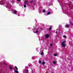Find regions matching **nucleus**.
Returning <instances> with one entry per match:
<instances>
[{
	"label": "nucleus",
	"instance_id": "obj_1",
	"mask_svg": "<svg viewBox=\"0 0 73 73\" xmlns=\"http://www.w3.org/2000/svg\"><path fill=\"white\" fill-rule=\"evenodd\" d=\"M66 42V40L64 41H63V42H62V44H62V47H65V44H64V43H65V42Z\"/></svg>",
	"mask_w": 73,
	"mask_h": 73
},
{
	"label": "nucleus",
	"instance_id": "obj_2",
	"mask_svg": "<svg viewBox=\"0 0 73 73\" xmlns=\"http://www.w3.org/2000/svg\"><path fill=\"white\" fill-rule=\"evenodd\" d=\"M45 36L46 38H48L49 37V35L47 34Z\"/></svg>",
	"mask_w": 73,
	"mask_h": 73
},
{
	"label": "nucleus",
	"instance_id": "obj_3",
	"mask_svg": "<svg viewBox=\"0 0 73 73\" xmlns=\"http://www.w3.org/2000/svg\"><path fill=\"white\" fill-rule=\"evenodd\" d=\"M56 61H53V64H56Z\"/></svg>",
	"mask_w": 73,
	"mask_h": 73
},
{
	"label": "nucleus",
	"instance_id": "obj_4",
	"mask_svg": "<svg viewBox=\"0 0 73 73\" xmlns=\"http://www.w3.org/2000/svg\"><path fill=\"white\" fill-rule=\"evenodd\" d=\"M15 73H19V71H18L17 70H15Z\"/></svg>",
	"mask_w": 73,
	"mask_h": 73
},
{
	"label": "nucleus",
	"instance_id": "obj_5",
	"mask_svg": "<svg viewBox=\"0 0 73 73\" xmlns=\"http://www.w3.org/2000/svg\"><path fill=\"white\" fill-rule=\"evenodd\" d=\"M69 27V25H66V28H68Z\"/></svg>",
	"mask_w": 73,
	"mask_h": 73
},
{
	"label": "nucleus",
	"instance_id": "obj_6",
	"mask_svg": "<svg viewBox=\"0 0 73 73\" xmlns=\"http://www.w3.org/2000/svg\"><path fill=\"white\" fill-rule=\"evenodd\" d=\"M40 54L41 55H43V54H44V52H41Z\"/></svg>",
	"mask_w": 73,
	"mask_h": 73
},
{
	"label": "nucleus",
	"instance_id": "obj_7",
	"mask_svg": "<svg viewBox=\"0 0 73 73\" xmlns=\"http://www.w3.org/2000/svg\"><path fill=\"white\" fill-rule=\"evenodd\" d=\"M50 13H51L50 12H49L47 13V15H50Z\"/></svg>",
	"mask_w": 73,
	"mask_h": 73
},
{
	"label": "nucleus",
	"instance_id": "obj_8",
	"mask_svg": "<svg viewBox=\"0 0 73 73\" xmlns=\"http://www.w3.org/2000/svg\"><path fill=\"white\" fill-rule=\"evenodd\" d=\"M17 11H16V10L14 11V13H17Z\"/></svg>",
	"mask_w": 73,
	"mask_h": 73
},
{
	"label": "nucleus",
	"instance_id": "obj_9",
	"mask_svg": "<svg viewBox=\"0 0 73 73\" xmlns=\"http://www.w3.org/2000/svg\"><path fill=\"white\" fill-rule=\"evenodd\" d=\"M10 69H13V68H12V66H10L9 67Z\"/></svg>",
	"mask_w": 73,
	"mask_h": 73
},
{
	"label": "nucleus",
	"instance_id": "obj_10",
	"mask_svg": "<svg viewBox=\"0 0 73 73\" xmlns=\"http://www.w3.org/2000/svg\"><path fill=\"white\" fill-rule=\"evenodd\" d=\"M39 64H41V61L40 60H39Z\"/></svg>",
	"mask_w": 73,
	"mask_h": 73
},
{
	"label": "nucleus",
	"instance_id": "obj_11",
	"mask_svg": "<svg viewBox=\"0 0 73 73\" xmlns=\"http://www.w3.org/2000/svg\"><path fill=\"white\" fill-rule=\"evenodd\" d=\"M45 64V62H42V64L43 65H44Z\"/></svg>",
	"mask_w": 73,
	"mask_h": 73
},
{
	"label": "nucleus",
	"instance_id": "obj_12",
	"mask_svg": "<svg viewBox=\"0 0 73 73\" xmlns=\"http://www.w3.org/2000/svg\"><path fill=\"white\" fill-rule=\"evenodd\" d=\"M54 56H57V54H54Z\"/></svg>",
	"mask_w": 73,
	"mask_h": 73
},
{
	"label": "nucleus",
	"instance_id": "obj_13",
	"mask_svg": "<svg viewBox=\"0 0 73 73\" xmlns=\"http://www.w3.org/2000/svg\"><path fill=\"white\" fill-rule=\"evenodd\" d=\"M15 68L16 69L18 70V68H17V67L16 66L15 67Z\"/></svg>",
	"mask_w": 73,
	"mask_h": 73
},
{
	"label": "nucleus",
	"instance_id": "obj_14",
	"mask_svg": "<svg viewBox=\"0 0 73 73\" xmlns=\"http://www.w3.org/2000/svg\"><path fill=\"white\" fill-rule=\"evenodd\" d=\"M52 28L51 27H50L49 28V30H51L52 29Z\"/></svg>",
	"mask_w": 73,
	"mask_h": 73
},
{
	"label": "nucleus",
	"instance_id": "obj_15",
	"mask_svg": "<svg viewBox=\"0 0 73 73\" xmlns=\"http://www.w3.org/2000/svg\"><path fill=\"white\" fill-rule=\"evenodd\" d=\"M38 31H36L35 32V33H38Z\"/></svg>",
	"mask_w": 73,
	"mask_h": 73
},
{
	"label": "nucleus",
	"instance_id": "obj_16",
	"mask_svg": "<svg viewBox=\"0 0 73 73\" xmlns=\"http://www.w3.org/2000/svg\"><path fill=\"white\" fill-rule=\"evenodd\" d=\"M27 2H28V1H25V3L26 4V3H27Z\"/></svg>",
	"mask_w": 73,
	"mask_h": 73
},
{
	"label": "nucleus",
	"instance_id": "obj_17",
	"mask_svg": "<svg viewBox=\"0 0 73 73\" xmlns=\"http://www.w3.org/2000/svg\"><path fill=\"white\" fill-rule=\"evenodd\" d=\"M42 12L44 13L45 12V10H43L42 11Z\"/></svg>",
	"mask_w": 73,
	"mask_h": 73
},
{
	"label": "nucleus",
	"instance_id": "obj_18",
	"mask_svg": "<svg viewBox=\"0 0 73 73\" xmlns=\"http://www.w3.org/2000/svg\"><path fill=\"white\" fill-rule=\"evenodd\" d=\"M63 37H64V38H66V36L64 35L63 36Z\"/></svg>",
	"mask_w": 73,
	"mask_h": 73
},
{
	"label": "nucleus",
	"instance_id": "obj_19",
	"mask_svg": "<svg viewBox=\"0 0 73 73\" xmlns=\"http://www.w3.org/2000/svg\"><path fill=\"white\" fill-rule=\"evenodd\" d=\"M23 6H24V8H25V7H27V6H26L25 5H23Z\"/></svg>",
	"mask_w": 73,
	"mask_h": 73
},
{
	"label": "nucleus",
	"instance_id": "obj_20",
	"mask_svg": "<svg viewBox=\"0 0 73 73\" xmlns=\"http://www.w3.org/2000/svg\"><path fill=\"white\" fill-rule=\"evenodd\" d=\"M33 1H31V3H33Z\"/></svg>",
	"mask_w": 73,
	"mask_h": 73
},
{
	"label": "nucleus",
	"instance_id": "obj_21",
	"mask_svg": "<svg viewBox=\"0 0 73 73\" xmlns=\"http://www.w3.org/2000/svg\"><path fill=\"white\" fill-rule=\"evenodd\" d=\"M52 45H53V44H50V46H52Z\"/></svg>",
	"mask_w": 73,
	"mask_h": 73
},
{
	"label": "nucleus",
	"instance_id": "obj_22",
	"mask_svg": "<svg viewBox=\"0 0 73 73\" xmlns=\"http://www.w3.org/2000/svg\"><path fill=\"white\" fill-rule=\"evenodd\" d=\"M17 1H20V0H17Z\"/></svg>",
	"mask_w": 73,
	"mask_h": 73
},
{
	"label": "nucleus",
	"instance_id": "obj_23",
	"mask_svg": "<svg viewBox=\"0 0 73 73\" xmlns=\"http://www.w3.org/2000/svg\"><path fill=\"white\" fill-rule=\"evenodd\" d=\"M71 25H73V23H71Z\"/></svg>",
	"mask_w": 73,
	"mask_h": 73
},
{
	"label": "nucleus",
	"instance_id": "obj_24",
	"mask_svg": "<svg viewBox=\"0 0 73 73\" xmlns=\"http://www.w3.org/2000/svg\"><path fill=\"white\" fill-rule=\"evenodd\" d=\"M26 72H28V70H26Z\"/></svg>",
	"mask_w": 73,
	"mask_h": 73
},
{
	"label": "nucleus",
	"instance_id": "obj_25",
	"mask_svg": "<svg viewBox=\"0 0 73 73\" xmlns=\"http://www.w3.org/2000/svg\"><path fill=\"white\" fill-rule=\"evenodd\" d=\"M57 33H58V32H57V31H56V33L57 34Z\"/></svg>",
	"mask_w": 73,
	"mask_h": 73
},
{
	"label": "nucleus",
	"instance_id": "obj_26",
	"mask_svg": "<svg viewBox=\"0 0 73 73\" xmlns=\"http://www.w3.org/2000/svg\"><path fill=\"white\" fill-rule=\"evenodd\" d=\"M34 30H36V28H34Z\"/></svg>",
	"mask_w": 73,
	"mask_h": 73
},
{
	"label": "nucleus",
	"instance_id": "obj_27",
	"mask_svg": "<svg viewBox=\"0 0 73 73\" xmlns=\"http://www.w3.org/2000/svg\"><path fill=\"white\" fill-rule=\"evenodd\" d=\"M33 72L32 71V73H33Z\"/></svg>",
	"mask_w": 73,
	"mask_h": 73
},
{
	"label": "nucleus",
	"instance_id": "obj_28",
	"mask_svg": "<svg viewBox=\"0 0 73 73\" xmlns=\"http://www.w3.org/2000/svg\"><path fill=\"white\" fill-rule=\"evenodd\" d=\"M5 64H6V63H5Z\"/></svg>",
	"mask_w": 73,
	"mask_h": 73
},
{
	"label": "nucleus",
	"instance_id": "obj_29",
	"mask_svg": "<svg viewBox=\"0 0 73 73\" xmlns=\"http://www.w3.org/2000/svg\"><path fill=\"white\" fill-rule=\"evenodd\" d=\"M52 73H54L53 72H52Z\"/></svg>",
	"mask_w": 73,
	"mask_h": 73
}]
</instances>
